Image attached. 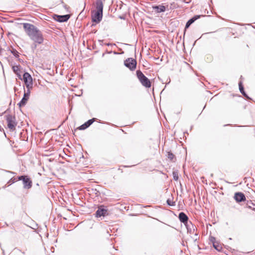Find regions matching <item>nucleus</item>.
Segmentation results:
<instances>
[{"label": "nucleus", "mask_w": 255, "mask_h": 255, "mask_svg": "<svg viewBox=\"0 0 255 255\" xmlns=\"http://www.w3.org/2000/svg\"><path fill=\"white\" fill-rule=\"evenodd\" d=\"M200 15H195L191 19H190L186 23L185 25V29L188 28L191 24H192L196 20L198 19Z\"/></svg>", "instance_id": "16"}, {"label": "nucleus", "mask_w": 255, "mask_h": 255, "mask_svg": "<svg viewBox=\"0 0 255 255\" xmlns=\"http://www.w3.org/2000/svg\"><path fill=\"white\" fill-rule=\"evenodd\" d=\"M167 156H168V158L171 160H173V158H174V155L172 153L170 152H169L168 153Z\"/></svg>", "instance_id": "21"}, {"label": "nucleus", "mask_w": 255, "mask_h": 255, "mask_svg": "<svg viewBox=\"0 0 255 255\" xmlns=\"http://www.w3.org/2000/svg\"><path fill=\"white\" fill-rule=\"evenodd\" d=\"M23 28L31 40L39 44L43 42L42 33L35 26L30 23H24Z\"/></svg>", "instance_id": "1"}, {"label": "nucleus", "mask_w": 255, "mask_h": 255, "mask_svg": "<svg viewBox=\"0 0 255 255\" xmlns=\"http://www.w3.org/2000/svg\"><path fill=\"white\" fill-rule=\"evenodd\" d=\"M125 65L130 70L133 71L136 68V61L132 58H129L124 61Z\"/></svg>", "instance_id": "6"}, {"label": "nucleus", "mask_w": 255, "mask_h": 255, "mask_svg": "<svg viewBox=\"0 0 255 255\" xmlns=\"http://www.w3.org/2000/svg\"><path fill=\"white\" fill-rule=\"evenodd\" d=\"M95 6L96 11L92 15V20L93 21L98 23L101 21L103 17V10L104 7L103 1L102 0H96Z\"/></svg>", "instance_id": "2"}, {"label": "nucleus", "mask_w": 255, "mask_h": 255, "mask_svg": "<svg viewBox=\"0 0 255 255\" xmlns=\"http://www.w3.org/2000/svg\"><path fill=\"white\" fill-rule=\"evenodd\" d=\"M16 181H17V178L13 177V178H11L9 180V181L7 183L9 184V185H10L11 183H14V182H15Z\"/></svg>", "instance_id": "22"}, {"label": "nucleus", "mask_w": 255, "mask_h": 255, "mask_svg": "<svg viewBox=\"0 0 255 255\" xmlns=\"http://www.w3.org/2000/svg\"><path fill=\"white\" fill-rule=\"evenodd\" d=\"M23 79L27 89H31L33 87V81L31 76L27 72H25L23 75Z\"/></svg>", "instance_id": "5"}, {"label": "nucleus", "mask_w": 255, "mask_h": 255, "mask_svg": "<svg viewBox=\"0 0 255 255\" xmlns=\"http://www.w3.org/2000/svg\"><path fill=\"white\" fill-rule=\"evenodd\" d=\"M107 214V210L104 208H99L96 212V215L97 217H101V216H105Z\"/></svg>", "instance_id": "14"}, {"label": "nucleus", "mask_w": 255, "mask_h": 255, "mask_svg": "<svg viewBox=\"0 0 255 255\" xmlns=\"http://www.w3.org/2000/svg\"><path fill=\"white\" fill-rule=\"evenodd\" d=\"M27 176H25V175L18 176V177H17V178H16L17 180H22V182H23V180H24Z\"/></svg>", "instance_id": "23"}, {"label": "nucleus", "mask_w": 255, "mask_h": 255, "mask_svg": "<svg viewBox=\"0 0 255 255\" xmlns=\"http://www.w3.org/2000/svg\"><path fill=\"white\" fill-rule=\"evenodd\" d=\"M30 90L31 89H27L26 91L24 92L23 97L18 104L20 107L24 106L26 105L30 96Z\"/></svg>", "instance_id": "7"}, {"label": "nucleus", "mask_w": 255, "mask_h": 255, "mask_svg": "<svg viewBox=\"0 0 255 255\" xmlns=\"http://www.w3.org/2000/svg\"><path fill=\"white\" fill-rule=\"evenodd\" d=\"M178 218L180 222L183 223L184 225L189 222L188 221V216L184 212H180L179 214Z\"/></svg>", "instance_id": "9"}, {"label": "nucleus", "mask_w": 255, "mask_h": 255, "mask_svg": "<svg viewBox=\"0 0 255 255\" xmlns=\"http://www.w3.org/2000/svg\"><path fill=\"white\" fill-rule=\"evenodd\" d=\"M94 119L88 120L85 124L81 125L79 127V129L81 130L85 129L86 128H88L90 125H91L93 124V123L94 122Z\"/></svg>", "instance_id": "15"}, {"label": "nucleus", "mask_w": 255, "mask_h": 255, "mask_svg": "<svg viewBox=\"0 0 255 255\" xmlns=\"http://www.w3.org/2000/svg\"><path fill=\"white\" fill-rule=\"evenodd\" d=\"M234 199L238 203L245 201L246 200L245 194L242 192H236L234 194Z\"/></svg>", "instance_id": "8"}, {"label": "nucleus", "mask_w": 255, "mask_h": 255, "mask_svg": "<svg viewBox=\"0 0 255 255\" xmlns=\"http://www.w3.org/2000/svg\"><path fill=\"white\" fill-rule=\"evenodd\" d=\"M239 89H240V91L241 92V93L246 97H247V98H249L248 96H247V95L246 94L245 91H244V87L242 84L241 82H240L239 84Z\"/></svg>", "instance_id": "17"}, {"label": "nucleus", "mask_w": 255, "mask_h": 255, "mask_svg": "<svg viewBox=\"0 0 255 255\" xmlns=\"http://www.w3.org/2000/svg\"><path fill=\"white\" fill-rule=\"evenodd\" d=\"M173 179L177 181L178 179V173L177 172H175V171L173 172Z\"/></svg>", "instance_id": "20"}, {"label": "nucleus", "mask_w": 255, "mask_h": 255, "mask_svg": "<svg viewBox=\"0 0 255 255\" xmlns=\"http://www.w3.org/2000/svg\"><path fill=\"white\" fill-rule=\"evenodd\" d=\"M136 76L142 86L146 88H150L151 87V82L150 80L140 70L136 71Z\"/></svg>", "instance_id": "3"}, {"label": "nucleus", "mask_w": 255, "mask_h": 255, "mask_svg": "<svg viewBox=\"0 0 255 255\" xmlns=\"http://www.w3.org/2000/svg\"><path fill=\"white\" fill-rule=\"evenodd\" d=\"M213 246L215 249H216L217 251H220L222 248L221 246L216 245V243H213Z\"/></svg>", "instance_id": "19"}, {"label": "nucleus", "mask_w": 255, "mask_h": 255, "mask_svg": "<svg viewBox=\"0 0 255 255\" xmlns=\"http://www.w3.org/2000/svg\"><path fill=\"white\" fill-rule=\"evenodd\" d=\"M12 69H13V72L16 75H18V76L19 77V78H20V75L19 73V72L20 71L19 66H14L12 67Z\"/></svg>", "instance_id": "18"}, {"label": "nucleus", "mask_w": 255, "mask_h": 255, "mask_svg": "<svg viewBox=\"0 0 255 255\" xmlns=\"http://www.w3.org/2000/svg\"><path fill=\"white\" fill-rule=\"evenodd\" d=\"M6 172H9V173H12V174H15V173H14V172H12V171H6Z\"/></svg>", "instance_id": "27"}, {"label": "nucleus", "mask_w": 255, "mask_h": 255, "mask_svg": "<svg viewBox=\"0 0 255 255\" xmlns=\"http://www.w3.org/2000/svg\"><path fill=\"white\" fill-rule=\"evenodd\" d=\"M153 8L157 12L159 13L164 12L166 10V9H168V5L164 6L163 5H159L154 6L153 7Z\"/></svg>", "instance_id": "13"}, {"label": "nucleus", "mask_w": 255, "mask_h": 255, "mask_svg": "<svg viewBox=\"0 0 255 255\" xmlns=\"http://www.w3.org/2000/svg\"><path fill=\"white\" fill-rule=\"evenodd\" d=\"M186 227L187 232L190 234H194L196 227L194 226L192 223L189 221L188 223L185 225Z\"/></svg>", "instance_id": "12"}, {"label": "nucleus", "mask_w": 255, "mask_h": 255, "mask_svg": "<svg viewBox=\"0 0 255 255\" xmlns=\"http://www.w3.org/2000/svg\"><path fill=\"white\" fill-rule=\"evenodd\" d=\"M6 120L7 123V127L11 131H14L17 125L15 118L12 115H7L6 117Z\"/></svg>", "instance_id": "4"}, {"label": "nucleus", "mask_w": 255, "mask_h": 255, "mask_svg": "<svg viewBox=\"0 0 255 255\" xmlns=\"http://www.w3.org/2000/svg\"><path fill=\"white\" fill-rule=\"evenodd\" d=\"M12 53H13V54L16 57H18L19 56V55H18V52L15 50H13L12 51Z\"/></svg>", "instance_id": "25"}, {"label": "nucleus", "mask_w": 255, "mask_h": 255, "mask_svg": "<svg viewBox=\"0 0 255 255\" xmlns=\"http://www.w3.org/2000/svg\"><path fill=\"white\" fill-rule=\"evenodd\" d=\"M57 18L55 19L58 22H65L67 21L70 18V15L68 14L63 15H55Z\"/></svg>", "instance_id": "11"}, {"label": "nucleus", "mask_w": 255, "mask_h": 255, "mask_svg": "<svg viewBox=\"0 0 255 255\" xmlns=\"http://www.w3.org/2000/svg\"><path fill=\"white\" fill-rule=\"evenodd\" d=\"M23 187L25 189H29L32 187V182L30 179L27 176L23 181Z\"/></svg>", "instance_id": "10"}, {"label": "nucleus", "mask_w": 255, "mask_h": 255, "mask_svg": "<svg viewBox=\"0 0 255 255\" xmlns=\"http://www.w3.org/2000/svg\"><path fill=\"white\" fill-rule=\"evenodd\" d=\"M215 238L212 237H211V242H212L213 243H215Z\"/></svg>", "instance_id": "26"}, {"label": "nucleus", "mask_w": 255, "mask_h": 255, "mask_svg": "<svg viewBox=\"0 0 255 255\" xmlns=\"http://www.w3.org/2000/svg\"><path fill=\"white\" fill-rule=\"evenodd\" d=\"M167 203L168 205L169 206H174V202L172 201L170 199H168L167 200Z\"/></svg>", "instance_id": "24"}]
</instances>
